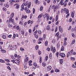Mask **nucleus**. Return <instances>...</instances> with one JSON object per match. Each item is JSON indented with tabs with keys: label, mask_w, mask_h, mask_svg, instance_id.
Wrapping results in <instances>:
<instances>
[{
	"label": "nucleus",
	"mask_w": 76,
	"mask_h": 76,
	"mask_svg": "<svg viewBox=\"0 0 76 76\" xmlns=\"http://www.w3.org/2000/svg\"><path fill=\"white\" fill-rule=\"evenodd\" d=\"M45 58H46L45 60L47 61V60H48V56H47L45 57Z\"/></svg>",
	"instance_id": "49"
},
{
	"label": "nucleus",
	"mask_w": 76,
	"mask_h": 76,
	"mask_svg": "<svg viewBox=\"0 0 76 76\" xmlns=\"http://www.w3.org/2000/svg\"><path fill=\"white\" fill-rule=\"evenodd\" d=\"M49 15V14H48V13H46L45 14V17H47Z\"/></svg>",
	"instance_id": "54"
},
{
	"label": "nucleus",
	"mask_w": 76,
	"mask_h": 76,
	"mask_svg": "<svg viewBox=\"0 0 76 76\" xmlns=\"http://www.w3.org/2000/svg\"><path fill=\"white\" fill-rule=\"evenodd\" d=\"M3 11H6V10H7V8H6L5 7H4L3 8Z\"/></svg>",
	"instance_id": "31"
},
{
	"label": "nucleus",
	"mask_w": 76,
	"mask_h": 76,
	"mask_svg": "<svg viewBox=\"0 0 76 76\" xmlns=\"http://www.w3.org/2000/svg\"><path fill=\"white\" fill-rule=\"evenodd\" d=\"M8 26L9 27H12V24H9L8 25Z\"/></svg>",
	"instance_id": "37"
},
{
	"label": "nucleus",
	"mask_w": 76,
	"mask_h": 76,
	"mask_svg": "<svg viewBox=\"0 0 76 76\" xmlns=\"http://www.w3.org/2000/svg\"><path fill=\"white\" fill-rule=\"evenodd\" d=\"M59 30L60 32H63V28L61 27V26H59Z\"/></svg>",
	"instance_id": "12"
},
{
	"label": "nucleus",
	"mask_w": 76,
	"mask_h": 76,
	"mask_svg": "<svg viewBox=\"0 0 76 76\" xmlns=\"http://www.w3.org/2000/svg\"><path fill=\"white\" fill-rule=\"evenodd\" d=\"M74 13H75V11H73V12H72L71 16L73 18H74Z\"/></svg>",
	"instance_id": "14"
},
{
	"label": "nucleus",
	"mask_w": 76,
	"mask_h": 76,
	"mask_svg": "<svg viewBox=\"0 0 76 76\" xmlns=\"http://www.w3.org/2000/svg\"><path fill=\"white\" fill-rule=\"evenodd\" d=\"M52 42H53V44H54V43L56 42V40L53 39L52 41Z\"/></svg>",
	"instance_id": "47"
},
{
	"label": "nucleus",
	"mask_w": 76,
	"mask_h": 76,
	"mask_svg": "<svg viewBox=\"0 0 76 76\" xmlns=\"http://www.w3.org/2000/svg\"><path fill=\"white\" fill-rule=\"evenodd\" d=\"M2 38H3V39H6V36L5 35H3L2 36Z\"/></svg>",
	"instance_id": "46"
},
{
	"label": "nucleus",
	"mask_w": 76,
	"mask_h": 76,
	"mask_svg": "<svg viewBox=\"0 0 76 76\" xmlns=\"http://www.w3.org/2000/svg\"><path fill=\"white\" fill-rule=\"evenodd\" d=\"M72 36L73 37H75V35L74 34V33L72 34Z\"/></svg>",
	"instance_id": "64"
},
{
	"label": "nucleus",
	"mask_w": 76,
	"mask_h": 76,
	"mask_svg": "<svg viewBox=\"0 0 76 76\" xmlns=\"http://www.w3.org/2000/svg\"><path fill=\"white\" fill-rule=\"evenodd\" d=\"M56 72H60V70L58 69H56L55 70Z\"/></svg>",
	"instance_id": "48"
},
{
	"label": "nucleus",
	"mask_w": 76,
	"mask_h": 76,
	"mask_svg": "<svg viewBox=\"0 0 76 76\" xmlns=\"http://www.w3.org/2000/svg\"><path fill=\"white\" fill-rule=\"evenodd\" d=\"M25 61H28V57H27L25 58Z\"/></svg>",
	"instance_id": "53"
},
{
	"label": "nucleus",
	"mask_w": 76,
	"mask_h": 76,
	"mask_svg": "<svg viewBox=\"0 0 76 76\" xmlns=\"http://www.w3.org/2000/svg\"><path fill=\"white\" fill-rule=\"evenodd\" d=\"M75 43V40L74 39L72 40V44L73 45Z\"/></svg>",
	"instance_id": "30"
},
{
	"label": "nucleus",
	"mask_w": 76,
	"mask_h": 76,
	"mask_svg": "<svg viewBox=\"0 0 76 76\" xmlns=\"http://www.w3.org/2000/svg\"><path fill=\"white\" fill-rule=\"evenodd\" d=\"M59 55L61 57H62V58H64V57H65V56H66V55H65V54L64 53H61Z\"/></svg>",
	"instance_id": "4"
},
{
	"label": "nucleus",
	"mask_w": 76,
	"mask_h": 76,
	"mask_svg": "<svg viewBox=\"0 0 76 76\" xmlns=\"http://www.w3.org/2000/svg\"><path fill=\"white\" fill-rule=\"evenodd\" d=\"M66 14H67L68 13H69V10L67 9V10H66Z\"/></svg>",
	"instance_id": "56"
},
{
	"label": "nucleus",
	"mask_w": 76,
	"mask_h": 76,
	"mask_svg": "<svg viewBox=\"0 0 76 76\" xmlns=\"http://www.w3.org/2000/svg\"><path fill=\"white\" fill-rule=\"evenodd\" d=\"M13 48L14 49H16V48H17V45H14L13 46Z\"/></svg>",
	"instance_id": "45"
},
{
	"label": "nucleus",
	"mask_w": 76,
	"mask_h": 76,
	"mask_svg": "<svg viewBox=\"0 0 76 76\" xmlns=\"http://www.w3.org/2000/svg\"><path fill=\"white\" fill-rule=\"evenodd\" d=\"M35 12V9L34 8H33V14H34Z\"/></svg>",
	"instance_id": "58"
},
{
	"label": "nucleus",
	"mask_w": 76,
	"mask_h": 76,
	"mask_svg": "<svg viewBox=\"0 0 76 76\" xmlns=\"http://www.w3.org/2000/svg\"><path fill=\"white\" fill-rule=\"evenodd\" d=\"M68 1H69V0H66L65 1L64 4V7H66V6H67V2H68Z\"/></svg>",
	"instance_id": "8"
},
{
	"label": "nucleus",
	"mask_w": 76,
	"mask_h": 76,
	"mask_svg": "<svg viewBox=\"0 0 76 76\" xmlns=\"http://www.w3.org/2000/svg\"><path fill=\"white\" fill-rule=\"evenodd\" d=\"M66 41H64V46H66Z\"/></svg>",
	"instance_id": "57"
},
{
	"label": "nucleus",
	"mask_w": 76,
	"mask_h": 76,
	"mask_svg": "<svg viewBox=\"0 0 76 76\" xmlns=\"http://www.w3.org/2000/svg\"><path fill=\"white\" fill-rule=\"evenodd\" d=\"M4 6L6 7H9V5L7 4H4Z\"/></svg>",
	"instance_id": "28"
},
{
	"label": "nucleus",
	"mask_w": 76,
	"mask_h": 76,
	"mask_svg": "<svg viewBox=\"0 0 76 76\" xmlns=\"http://www.w3.org/2000/svg\"><path fill=\"white\" fill-rule=\"evenodd\" d=\"M24 6H25V3H23L21 6V8H23V7H24Z\"/></svg>",
	"instance_id": "42"
},
{
	"label": "nucleus",
	"mask_w": 76,
	"mask_h": 76,
	"mask_svg": "<svg viewBox=\"0 0 76 76\" xmlns=\"http://www.w3.org/2000/svg\"><path fill=\"white\" fill-rule=\"evenodd\" d=\"M16 38V34H13V39H14Z\"/></svg>",
	"instance_id": "39"
},
{
	"label": "nucleus",
	"mask_w": 76,
	"mask_h": 76,
	"mask_svg": "<svg viewBox=\"0 0 76 76\" xmlns=\"http://www.w3.org/2000/svg\"><path fill=\"white\" fill-rule=\"evenodd\" d=\"M42 65L43 67H45L46 65V64H45V63H43L42 64Z\"/></svg>",
	"instance_id": "40"
},
{
	"label": "nucleus",
	"mask_w": 76,
	"mask_h": 76,
	"mask_svg": "<svg viewBox=\"0 0 76 76\" xmlns=\"http://www.w3.org/2000/svg\"><path fill=\"white\" fill-rule=\"evenodd\" d=\"M7 69L10 70H11V68H10V67L9 66H7Z\"/></svg>",
	"instance_id": "59"
},
{
	"label": "nucleus",
	"mask_w": 76,
	"mask_h": 76,
	"mask_svg": "<svg viewBox=\"0 0 76 76\" xmlns=\"http://www.w3.org/2000/svg\"><path fill=\"white\" fill-rule=\"evenodd\" d=\"M33 65L34 66H37V64L36 62H34Z\"/></svg>",
	"instance_id": "38"
},
{
	"label": "nucleus",
	"mask_w": 76,
	"mask_h": 76,
	"mask_svg": "<svg viewBox=\"0 0 76 76\" xmlns=\"http://www.w3.org/2000/svg\"><path fill=\"white\" fill-rule=\"evenodd\" d=\"M38 33L39 34H41V33H42V31L39 30H38Z\"/></svg>",
	"instance_id": "21"
},
{
	"label": "nucleus",
	"mask_w": 76,
	"mask_h": 76,
	"mask_svg": "<svg viewBox=\"0 0 76 76\" xmlns=\"http://www.w3.org/2000/svg\"><path fill=\"white\" fill-rule=\"evenodd\" d=\"M29 33H31L32 32V30L31 29H29Z\"/></svg>",
	"instance_id": "60"
},
{
	"label": "nucleus",
	"mask_w": 76,
	"mask_h": 76,
	"mask_svg": "<svg viewBox=\"0 0 76 76\" xmlns=\"http://www.w3.org/2000/svg\"><path fill=\"white\" fill-rule=\"evenodd\" d=\"M10 17L11 18H13V17H14V13L13 12L10 15Z\"/></svg>",
	"instance_id": "18"
},
{
	"label": "nucleus",
	"mask_w": 76,
	"mask_h": 76,
	"mask_svg": "<svg viewBox=\"0 0 76 76\" xmlns=\"http://www.w3.org/2000/svg\"><path fill=\"white\" fill-rule=\"evenodd\" d=\"M42 62V57H41L40 58L39 63H41Z\"/></svg>",
	"instance_id": "41"
},
{
	"label": "nucleus",
	"mask_w": 76,
	"mask_h": 76,
	"mask_svg": "<svg viewBox=\"0 0 76 76\" xmlns=\"http://www.w3.org/2000/svg\"><path fill=\"white\" fill-rule=\"evenodd\" d=\"M28 1H26V3L25 4V6H26L27 5V7H26L24 8V10H26L27 9H28L29 8L31 7V2H29L28 4Z\"/></svg>",
	"instance_id": "1"
},
{
	"label": "nucleus",
	"mask_w": 76,
	"mask_h": 76,
	"mask_svg": "<svg viewBox=\"0 0 76 76\" xmlns=\"http://www.w3.org/2000/svg\"><path fill=\"white\" fill-rule=\"evenodd\" d=\"M49 57L50 59H51V58H52V54L51 53H50Z\"/></svg>",
	"instance_id": "27"
},
{
	"label": "nucleus",
	"mask_w": 76,
	"mask_h": 76,
	"mask_svg": "<svg viewBox=\"0 0 76 76\" xmlns=\"http://www.w3.org/2000/svg\"><path fill=\"white\" fill-rule=\"evenodd\" d=\"M64 46H62L61 48V51H64Z\"/></svg>",
	"instance_id": "32"
},
{
	"label": "nucleus",
	"mask_w": 76,
	"mask_h": 76,
	"mask_svg": "<svg viewBox=\"0 0 76 76\" xmlns=\"http://www.w3.org/2000/svg\"><path fill=\"white\" fill-rule=\"evenodd\" d=\"M11 58L12 59H13V60H15V57L14 56H12Z\"/></svg>",
	"instance_id": "43"
},
{
	"label": "nucleus",
	"mask_w": 76,
	"mask_h": 76,
	"mask_svg": "<svg viewBox=\"0 0 76 76\" xmlns=\"http://www.w3.org/2000/svg\"><path fill=\"white\" fill-rule=\"evenodd\" d=\"M47 69L48 71H50L52 69V67L51 66H48L47 67Z\"/></svg>",
	"instance_id": "5"
},
{
	"label": "nucleus",
	"mask_w": 76,
	"mask_h": 76,
	"mask_svg": "<svg viewBox=\"0 0 76 76\" xmlns=\"http://www.w3.org/2000/svg\"><path fill=\"white\" fill-rule=\"evenodd\" d=\"M12 34H10L8 36V38H11V37H12Z\"/></svg>",
	"instance_id": "55"
},
{
	"label": "nucleus",
	"mask_w": 76,
	"mask_h": 76,
	"mask_svg": "<svg viewBox=\"0 0 76 76\" xmlns=\"http://www.w3.org/2000/svg\"><path fill=\"white\" fill-rule=\"evenodd\" d=\"M43 38L44 40H45L46 39V35L44 34L43 37Z\"/></svg>",
	"instance_id": "16"
},
{
	"label": "nucleus",
	"mask_w": 76,
	"mask_h": 76,
	"mask_svg": "<svg viewBox=\"0 0 76 76\" xmlns=\"http://www.w3.org/2000/svg\"><path fill=\"white\" fill-rule=\"evenodd\" d=\"M73 50H71L70 52H69L68 53V55H69V56H72L73 54Z\"/></svg>",
	"instance_id": "6"
},
{
	"label": "nucleus",
	"mask_w": 76,
	"mask_h": 76,
	"mask_svg": "<svg viewBox=\"0 0 76 76\" xmlns=\"http://www.w3.org/2000/svg\"><path fill=\"white\" fill-rule=\"evenodd\" d=\"M59 7L60 6L58 5L57 6V5H56L55 6V5H52V9H54V12H56V11L57 10V9H58Z\"/></svg>",
	"instance_id": "2"
},
{
	"label": "nucleus",
	"mask_w": 76,
	"mask_h": 76,
	"mask_svg": "<svg viewBox=\"0 0 76 76\" xmlns=\"http://www.w3.org/2000/svg\"><path fill=\"white\" fill-rule=\"evenodd\" d=\"M47 20H48L49 19V18H50V15H48V16H47L46 17Z\"/></svg>",
	"instance_id": "44"
},
{
	"label": "nucleus",
	"mask_w": 76,
	"mask_h": 76,
	"mask_svg": "<svg viewBox=\"0 0 76 76\" xmlns=\"http://www.w3.org/2000/svg\"><path fill=\"white\" fill-rule=\"evenodd\" d=\"M21 33L23 35L24 34V33H25V31H24L23 30H21Z\"/></svg>",
	"instance_id": "29"
},
{
	"label": "nucleus",
	"mask_w": 76,
	"mask_h": 76,
	"mask_svg": "<svg viewBox=\"0 0 76 76\" xmlns=\"http://www.w3.org/2000/svg\"><path fill=\"white\" fill-rule=\"evenodd\" d=\"M16 6V8L17 9H18L19 8V4H14V6Z\"/></svg>",
	"instance_id": "9"
},
{
	"label": "nucleus",
	"mask_w": 76,
	"mask_h": 76,
	"mask_svg": "<svg viewBox=\"0 0 76 76\" xmlns=\"http://www.w3.org/2000/svg\"><path fill=\"white\" fill-rule=\"evenodd\" d=\"M37 32H38V31L37 30H36L35 31V32L34 33V36H35V35H36V34H37Z\"/></svg>",
	"instance_id": "34"
},
{
	"label": "nucleus",
	"mask_w": 76,
	"mask_h": 76,
	"mask_svg": "<svg viewBox=\"0 0 76 76\" xmlns=\"http://www.w3.org/2000/svg\"><path fill=\"white\" fill-rule=\"evenodd\" d=\"M71 59L72 60H75V58L72 57L71 58Z\"/></svg>",
	"instance_id": "63"
},
{
	"label": "nucleus",
	"mask_w": 76,
	"mask_h": 76,
	"mask_svg": "<svg viewBox=\"0 0 76 76\" xmlns=\"http://www.w3.org/2000/svg\"><path fill=\"white\" fill-rule=\"evenodd\" d=\"M9 49H10V50H14V49H13V47L12 46V45H9Z\"/></svg>",
	"instance_id": "11"
},
{
	"label": "nucleus",
	"mask_w": 76,
	"mask_h": 76,
	"mask_svg": "<svg viewBox=\"0 0 76 76\" xmlns=\"http://www.w3.org/2000/svg\"><path fill=\"white\" fill-rule=\"evenodd\" d=\"M63 59H61L60 60V64H61L63 63Z\"/></svg>",
	"instance_id": "20"
},
{
	"label": "nucleus",
	"mask_w": 76,
	"mask_h": 76,
	"mask_svg": "<svg viewBox=\"0 0 76 76\" xmlns=\"http://www.w3.org/2000/svg\"><path fill=\"white\" fill-rule=\"evenodd\" d=\"M58 18V15H57L56 16V21H57Z\"/></svg>",
	"instance_id": "24"
},
{
	"label": "nucleus",
	"mask_w": 76,
	"mask_h": 76,
	"mask_svg": "<svg viewBox=\"0 0 76 76\" xmlns=\"http://www.w3.org/2000/svg\"><path fill=\"white\" fill-rule=\"evenodd\" d=\"M45 46H47V45H48V41L47 40L45 42Z\"/></svg>",
	"instance_id": "19"
},
{
	"label": "nucleus",
	"mask_w": 76,
	"mask_h": 76,
	"mask_svg": "<svg viewBox=\"0 0 76 76\" xmlns=\"http://www.w3.org/2000/svg\"><path fill=\"white\" fill-rule=\"evenodd\" d=\"M51 50L53 52V53H56V48L55 47L54 48L53 46H51Z\"/></svg>",
	"instance_id": "3"
},
{
	"label": "nucleus",
	"mask_w": 76,
	"mask_h": 76,
	"mask_svg": "<svg viewBox=\"0 0 76 76\" xmlns=\"http://www.w3.org/2000/svg\"><path fill=\"white\" fill-rule=\"evenodd\" d=\"M60 42H58L57 44V47L58 48H59V47H60Z\"/></svg>",
	"instance_id": "25"
},
{
	"label": "nucleus",
	"mask_w": 76,
	"mask_h": 76,
	"mask_svg": "<svg viewBox=\"0 0 76 76\" xmlns=\"http://www.w3.org/2000/svg\"><path fill=\"white\" fill-rule=\"evenodd\" d=\"M26 12L27 13H31V10H27L26 11Z\"/></svg>",
	"instance_id": "23"
},
{
	"label": "nucleus",
	"mask_w": 76,
	"mask_h": 76,
	"mask_svg": "<svg viewBox=\"0 0 76 76\" xmlns=\"http://www.w3.org/2000/svg\"><path fill=\"white\" fill-rule=\"evenodd\" d=\"M1 52H2V53H6V51L4 50H3V49H1Z\"/></svg>",
	"instance_id": "26"
},
{
	"label": "nucleus",
	"mask_w": 76,
	"mask_h": 76,
	"mask_svg": "<svg viewBox=\"0 0 76 76\" xmlns=\"http://www.w3.org/2000/svg\"><path fill=\"white\" fill-rule=\"evenodd\" d=\"M35 37L37 39L38 38V35L37 34Z\"/></svg>",
	"instance_id": "62"
},
{
	"label": "nucleus",
	"mask_w": 76,
	"mask_h": 76,
	"mask_svg": "<svg viewBox=\"0 0 76 76\" xmlns=\"http://www.w3.org/2000/svg\"><path fill=\"white\" fill-rule=\"evenodd\" d=\"M19 24H20V25H22L23 24V21H20L19 23Z\"/></svg>",
	"instance_id": "17"
},
{
	"label": "nucleus",
	"mask_w": 76,
	"mask_h": 76,
	"mask_svg": "<svg viewBox=\"0 0 76 76\" xmlns=\"http://www.w3.org/2000/svg\"><path fill=\"white\" fill-rule=\"evenodd\" d=\"M0 61L1 63H4V62H5V61H4V60L1 59H0Z\"/></svg>",
	"instance_id": "35"
},
{
	"label": "nucleus",
	"mask_w": 76,
	"mask_h": 76,
	"mask_svg": "<svg viewBox=\"0 0 76 76\" xmlns=\"http://www.w3.org/2000/svg\"><path fill=\"white\" fill-rule=\"evenodd\" d=\"M39 48V46L38 45H36L35 47L36 50H37Z\"/></svg>",
	"instance_id": "36"
},
{
	"label": "nucleus",
	"mask_w": 76,
	"mask_h": 76,
	"mask_svg": "<svg viewBox=\"0 0 76 76\" xmlns=\"http://www.w3.org/2000/svg\"><path fill=\"white\" fill-rule=\"evenodd\" d=\"M59 35V32L57 33L56 34V36L58 37Z\"/></svg>",
	"instance_id": "61"
},
{
	"label": "nucleus",
	"mask_w": 76,
	"mask_h": 76,
	"mask_svg": "<svg viewBox=\"0 0 76 76\" xmlns=\"http://www.w3.org/2000/svg\"><path fill=\"white\" fill-rule=\"evenodd\" d=\"M64 2V0H61L59 3V4L60 5H61V6H63V5H64V3L63 2Z\"/></svg>",
	"instance_id": "7"
},
{
	"label": "nucleus",
	"mask_w": 76,
	"mask_h": 76,
	"mask_svg": "<svg viewBox=\"0 0 76 76\" xmlns=\"http://www.w3.org/2000/svg\"><path fill=\"white\" fill-rule=\"evenodd\" d=\"M11 61L14 63H15V62L16 61V60H11Z\"/></svg>",
	"instance_id": "50"
},
{
	"label": "nucleus",
	"mask_w": 76,
	"mask_h": 76,
	"mask_svg": "<svg viewBox=\"0 0 76 76\" xmlns=\"http://www.w3.org/2000/svg\"><path fill=\"white\" fill-rule=\"evenodd\" d=\"M42 15H43L42 14H41L39 16L38 18H42Z\"/></svg>",
	"instance_id": "22"
},
{
	"label": "nucleus",
	"mask_w": 76,
	"mask_h": 76,
	"mask_svg": "<svg viewBox=\"0 0 76 76\" xmlns=\"http://www.w3.org/2000/svg\"><path fill=\"white\" fill-rule=\"evenodd\" d=\"M9 20L10 22H12V23H14V20L13 19H12V18H10Z\"/></svg>",
	"instance_id": "10"
},
{
	"label": "nucleus",
	"mask_w": 76,
	"mask_h": 76,
	"mask_svg": "<svg viewBox=\"0 0 76 76\" xmlns=\"http://www.w3.org/2000/svg\"><path fill=\"white\" fill-rule=\"evenodd\" d=\"M15 60H16V62H15V63H16V64H19V59H17Z\"/></svg>",
	"instance_id": "13"
},
{
	"label": "nucleus",
	"mask_w": 76,
	"mask_h": 76,
	"mask_svg": "<svg viewBox=\"0 0 76 76\" xmlns=\"http://www.w3.org/2000/svg\"><path fill=\"white\" fill-rule=\"evenodd\" d=\"M20 50L21 51H24V50H25V49L23 48H20Z\"/></svg>",
	"instance_id": "51"
},
{
	"label": "nucleus",
	"mask_w": 76,
	"mask_h": 76,
	"mask_svg": "<svg viewBox=\"0 0 76 76\" xmlns=\"http://www.w3.org/2000/svg\"><path fill=\"white\" fill-rule=\"evenodd\" d=\"M50 28V25H48L47 26V28H46V29L47 30H49Z\"/></svg>",
	"instance_id": "15"
},
{
	"label": "nucleus",
	"mask_w": 76,
	"mask_h": 76,
	"mask_svg": "<svg viewBox=\"0 0 76 76\" xmlns=\"http://www.w3.org/2000/svg\"><path fill=\"white\" fill-rule=\"evenodd\" d=\"M22 17H23V18L24 19H26L27 18V16L26 15L24 16V15H23L22 16Z\"/></svg>",
	"instance_id": "33"
},
{
	"label": "nucleus",
	"mask_w": 76,
	"mask_h": 76,
	"mask_svg": "<svg viewBox=\"0 0 76 76\" xmlns=\"http://www.w3.org/2000/svg\"><path fill=\"white\" fill-rule=\"evenodd\" d=\"M47 50L48 51H50V48H48L47 49Z\"/></svg>",
	"instance_id": "52"
}]
</instances>
